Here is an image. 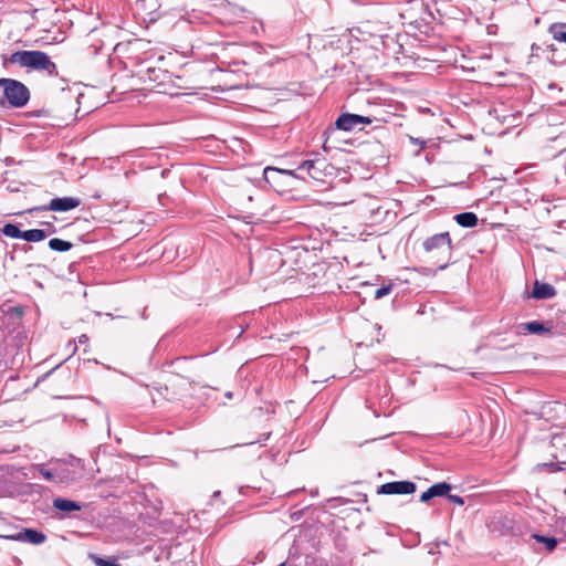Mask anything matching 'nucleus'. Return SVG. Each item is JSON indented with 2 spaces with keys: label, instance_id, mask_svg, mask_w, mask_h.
I'll list each match as a JSON object with an SVG mask.
<instances>
[{
  "label": "nucleus",
  "instance_id": "f704fd0d",
  "mask_svg": "<svg viewBox=\"0 0 566 566\" xmlns=\"http://www.w3.org/2000/svg\"><path fill=\"white\" fill-rule=\"evenodd\" d=\"M12 311H14L18 315H22L23 311L20 307H12Z\"/></svg>",
  "mask_w": 566,
  "mask_h": 566
},
{
  "label": "nucleus",
  "instance_id": "20e7f679",
  "mask_svg": "<svg viewBox=\"0 0 566 566\" xmlns=\"http://www.w3.org/2000/svg\"><path fill=\"white\" fill-rule=\"evenodd\" d=\"M553 462L539 463L536 465L537 470L546 469L548 472L566 470V437L554 436L551 440Z\"/></svg>",
  "mask_w": 566,
  "mask_h": 566
},
{
  "label": "nucleus",
  "instance_id": "ddd939ff",
  "mask_svg": "<svg viewBox=\"0 0 566 566\" xmlns=\"http://www.w3.org/2000/svg\"><path fill=\"white\" fill-rule=\"evenodd\" d=\"M52 506L55 510H59L64 513H70L73 511H80L82 505L73 500H69L66 497H55L52 501Z\"/></svg>",
  "mask_w": 566,
  "mask_h": 566
},
{
  "label": "nucleus",
  "instance_id": "6ab92c4d",
  "mask_svg": "<svg viewBox=\"0 0 566 566\" xmlns=\"http://www.w3.org/2000/svg\"><path fill=\"white\" fill-rule=\"evenodd\" d=\"M532 537L538 542L545 545L547 552H553L557 547V539L555 537H548L539 534H533Z\"/></svg>",
  "mask_w": 566,
  "mask_h": 566
},
{
  "label": "nucleus",
  "instance_id": "72a5a7b5",
  "mask_svg": "<svg viewBox=\"0 0 566 566\" xmlns=\"http://www.w3.org/2000/svg\"><path fill=\"white\" fill-rule=\"evenodd\" d=\"M88 340V337L86 335H81L78 337V343L84 344Z\"/></svg>",
  "mask_w": 566,
  "mask_h": 566
},
{
  "label": "nucleus",
  "instance_id": "b1692460",
  "mask_svg": "<svg viewBox=\"0 0 566 566\" xmlns=\"http://www.w3.org/2000/svg\"><path fill=\"white\" fill-rule=\"evenodd\" d=\"M92 558L97 566H122L120 564L116 563L115 560L102 558V557H98L95 555H93Z\"/></svg>",
  "mask_w": 566,
  "mask_h": 566
},
{
  "label": "nucleus",
  "instance_id": "9d476101",
  "mask_svg": "<svg viewBox=\"0 0 566 566\" xmlns=\"http://www.w3.org/2000/svg\"><path fill=\"white\" fill-rule=\"evenodd\" d=\"M520 333H530V334H536V335H544V334H551L552 327L547 326L544 322L539 321H532L524 324H521L518 326Z\"/></svg>",
  "mask_w": 566,
  "mask_h": 566
},
{
  "label": "nucleus",
  "instance_id": "7ed1b4c3",
  "mask_svg": "<svg viewBox=\"0 0 566 566\" xmlns=\"http://www.w3.org/2000/svg\"><path fill=\"white\" fill-rule=\"evenodd\" d=\"M0 87L3 90L4 98L12 107H23L30 99L29 88L20 81L3 77L0 78Z\"/></svg>",
  "mask_w": 566,
  "mask_h": 566
},
{
  "label": "nucleus",
  "instance_id": "f8f14e48",
  "mask_svg": "<svg viewBox=\"0 0 566 566\" xmlns=\"http://www.w3.org/2000/svg\"><path fill=\"white\" fill-rule=\"evenodd\" d=\"M280 168L276 167H266L263 170L264 180L275 190L283 188L284 185L282 182V175L280 174Z\"/></svg>",
  "mask_w": 566,
  "mask_h": 566
},
{
  "label": "nucleus",
  "instance_id": "cd10ccee",
  "mask_svg": "<svg viewBox=\"0 0 566 566\" xmlns=\"http://www.w3.org/2000/svg\"><path fill=\"white\" fill-rule=\"evenodd\" d=\"M433 494H432V491L430 490V488L423 492L421 495H420V501L423 502V503H427L429 502L431 499H433Z\"/></svg>",
  "mask_w": 566,
  "mask_h": 566
},
{
  "label": "nucleus",
  "instance_id": "c85d7f7f",
  "mask_svg": "<svg viewBox=\"0 0 566 566\" xmlns=\"http://www.w3.org/2000/svg\"><path fill=\"white\" fill-rule=\"evenodd\" d=\"M410 142L413 144V145H418L420 150H422L427 143L422 139H419V138H416V137H410Z\"/></svg>",
  "mask_w": 566,
  "mask_h": 566
},
{
  "label": "nucleus",
  "instance_id": "7c9ffc66",
  "mask_svg": "<svg viewBox=\"0 0 566 566\" xmlns=\"http://www.w3.org/2000/svg\"><path fill=\"white\" fill-rule=\"evenodd\" d=\"M539 50H541V46L534 43L532 45V55H538Z\"/></svg>",
  "mask_w": 566,
  "mask_h": 566
},
{
  "label": "nucleus",
  "instance_id": "f257e3e1",
  "mask_svg": "<svg viewBox=\"0 0 566 566\" xmlns=\"http://www.w3.org/2000/svg\"><path fill=\"white\" fill-rule=\"evenodd\" d=\"M7 62L29 70L44 72L50 76L57 75L56 64L43 51H15L8 57Z\"/></svg>",
  "mask_w": 566,
  "mask_h": 566
},
{
  "label": "nucleus",
  "instance_id": "a878e982",
  "mask_svg": "<svg viewBox=\"0 0 566 566\" xmlns=\"http://www.w3.org/2000/svg\"><path fill=\"white\" fill-rule=\"evenodd\" d=\"M448 500L457 505H463L464 499L457 494H448Z\"/></svg>",
  "mask_w": 566,
  "mask_h": 566
},
{
  "label": "nucleus",
  "instance_id": "0eeeda50",
  "mask_svg": "<svg viewBox=\"0 0 566 566\" xmlns=\"http://www.w3.org/2000/svg\"><path fill=\"white\" fill-rule=\"evenodd\" d=\"M417 490L416 483L411 481H394L381 484L377 491L378 494H412Z\"/></svg>",
  "mask_w": 566,
  "mask_h": 566
},
{
  "label": "nucleus",
  "instance_id": "aec40b11",
  "mask_svg": "<svg viewBox=\"0 0 566 566\" xmlns=\"http://www.w3.org/2000/svg\"><path fill=\"white\" fill-rule=\"evenodd\" d=\"M2 233L6 237L13 239H22L23 231L19 229V227L14 223H6L2 228Z\"/></svg>",
  "mask_w": 566,
  "mask_h": 566
},
{
  "label": "nucleus",
  "instance_id": "5701e85b",
  "mask_svg": "<svg viewBox=\"0 0 566 566\" xmlns=\"http://www.w3.org/2000/svg\"><path fill=\"white\" fill-rule=\"evenodd\" d=\"M66 465L71 470H76V476L80 475L81 472L84 470V463L80 458L70 457V459L66 460Z\"/></svg>",
  "mask_w": 566,
  "mask_h": 566
},
{
  "label": "nucleus",
  "instance_id": "4be33fe9",
  "mask_svg": "<svg viewBox=\"0 0 566 566\" xmlns=\"http://www.w3.org/2000/svg\"><path fill=\"white\" fill-rule=\"evenodd\" d=\"M430 490L432 491V494L434 497L437 496H443L449 493L451 490V484L447 482H439L430 486Z\"/></svg>",
  "mask_w": 566,
  "mask_h": 566
},
{
  "label": "nucleus",
  "instance_id": "473e14b6",
  "mask_svg": "<svg viewBox=\"0 0 566 566\" xmlns=\"http://www.w3.org/2000/svg\"><path fill=\"white\" fill-rule=\"evenodd\" d=\"M265 555L263 552H259L255 556V559L259 562H262L264 559Z\"/></svg>",
  "mask_w": 566,
  "mask_h": 566
},
{
  "label": "nucleus",
  "instance_id": "e433bc0d",
  "mask_svg": "<svg viewBox=\"0 0 566 566\" xmlns=\"http://www.w3.org/2000/svg\"><path fill=\"white\" fill-rule=\"evenodd\" d=\"M555 25H563L564 29L566 30V22L565 23H554Z\"/></svg>",
  "mask_w": 566,
  "mask_h": 566
},
{
  "label": "nucleus",
  "instance_id": "423d86ee",
  "mask_svg": "<svg viewBox=\"0 0 566 566\" xmlns=\"http://www.w3.org/2000/svg\"><path fill=\"white\" fill-rule=\"evenodd\" d=\"M2 537L9 541L30 543L33 545H40L46 541V535L34 528H23L20 532L10 535H4Z\"/></svg>",
  "mask_w": 566,
  "mask_h": 566
},
{
  "label": "nucleus",
  "instance_id": "6e6552de",
  "mask_svg": "<svg viewBox=\"0 0 566 566\" xmlns=\"http://www.w3.org/2000/svg\"><path fill=\"white\" fill-rule=\"evenodd\" d=\"M326 167V160L321 158L305 159L303 160L297 170L306 171L307 175L314 180H322L324 176V169Z\"/></svg>",
  "mask_w": 566,
  "mask_h": 566
},
{
  "label": "nucleus",
  "instance_id": "dca6fc26",
  "mask_svg": "<svg viewBox=\"0 0 566 566\" xmlns=\"http://www.w3.org/2000/svg\"><path fill=\"white\" fill-rule=\"evenodd\" d=\"M457 223L463 228H473L478 224V216L474 212H461L454 217Z\"/></svg>",
  "mask_w": 566,
  "mask_h": 566
},
{
  "label": "nucleus",
  "instance_id": "f3484780",
  "mask_svg": "<svg viewBox=\"0 0 566 566\" xmlns=\"http://www.w3.org/2000/svg\"><path fill=\"white\" fill-rule=\"evenodd\" d=\"M51 469H48L44 464H39L36 470L45 480L57 483V480H62L63 475L61 476L60 472L55 471L54 462H51Z\"/></svg>",
  "mask_w": 566,
  "mask_h": 566
},
{
  "label": "nucleus",
  "instance_id": "393cba45",
  "mask_svg": "<svg viewBox=\"0 0 566 566\" xmlns=\"http://www.w3.org/2000/svg\"><path fill=\"white\" fill-rule=\"evenodd\" d=\"M392 285H382L381 287L377 289L375 292V298L379 300L384 296L388 295L391 292Z\"/></svg>",
  "mask_w": 566,
  "mask_h": 566
},
{
  "label": "nucleus",
  "instance_id": "9b49d317",
  "mask_svg": "<svg viewBox=\"0 0 566 566\" xmlns=\"http://www.w3.org/2000/svg\"><path fill=\"white\" fill-rule=\"evenodd\" d=\"M335 126L337 129L345 132L354 130L357 126H359L357 114L344 113L339 115L335 122Z\"/></svg>",
  "mask_w": 566,
  "mask_h": 566
},
{
  "label": "nucleus",
  "instance_id": "a211bd4d",
  "mask_svg": "<svg viewBox=\"0 0 566 566\" xmlns=\"http://www.w3.org/2000/svg\"><path fill=\"white\" fill-rule=\"evenodd\" d=\"M73 244L70 241H65L59 238H53L49 241V248L57 252H66L71 250Z\"/></svg>",
  "mask_w": 566,
  "mask_h": 566
},
{
  "label": "nucleus",
  "instance_id": "4468645a",
  "mask_svg": "<svg viewBox=\"0 0 566 566\" xmlns=\"http://www.w3.org/2000/svg\"><path fill=\"white\" fill-rule=\"evenodd\" d=\"M54 469L60 472L61 476L63 475V479L57 480V483H65L76 479V470H71L66 465V460L54 461Z\"/></svg>",
  "mask_w": 566,
  "mask_h": 566
},
{
  "label": "nucleus",
  "instance_id": "c756f323",
  "mask_svg": "<svg viewBox=\"0 0 566 566\" xmlns=\"http://www.w3.org/2000/svg\"><path fill=\"white\" fill-rule=\"evenodd\" d=\"M357 120H358L359 125H361V124H370L373 122V119L370 117L361 116V115H357Z\"/></svg>",
  "mask_w": 566,
  "mask_h": 566
},
{
  "label": "nucleus",
  "instance_id": "4c0bfd02",
  "mask_svg": "<svg viewBox=\"0 0 566 566\" xmlns=\"http://www.w3.org/2000/svg\"><path fill=\"white\" fill-rule=\"evenodd\" d=\"M220 491L214 492L213 496H219Z\"/></svg>",
  "mask_w": 566,
  "mask_h": 566
},
{
  "label": "nucleus",
  "instance_id": "58836bf2",
  "mask_svg": "<svg viewBox=\"0 0 566 566\" xmlns=\"http://www.w3.org/2000/svg\"><path fill=\"white\" fill-rule=\"evenodd\" d=\"M279 566H286V563H281Z\"/></svg>",
  "mask_w": 566,
  "mask_h": 566
},
{
  "label": "nucleus",
  "instance_id": "412c9836",
  "mask_svg": "<svg viewBox=\"0 0 566 566\" xmlns=\"http://www.w3.org/2000/svg\"><path fill=\"white\" fill-rule=\"evenodd\" d=\"M548 32L555 41L566 43V30L563 25L552 24Z\"/></svg>",
  "mask_w": 566,
  "mask_h": 566
},
{
  "label": "nucleus",
  "instance_id": "c9c22d12",
  "mask_svg": "<svg viewBox=\"0 0 566 566\" xmlns=\"http://www.w3.org/2000/svg\"><path fill=\"white\" fill-rule=\"evenodd\" d=\"M224 396H226L228 399H231V398H232V396H233V394H232V391H227V392L224 394Z\"/></svg>",
  "mask_w": 566,
  "mask_h": 566
},
{
  "label": "nucleus",
  "instance_id": "2f4dec72",
  "mask_svg": "<svg viewBox=\"0 0 566 566\" xmlns=\"http://www.w3.org/2000/svg\"><path fill=\"white\" fill-rule=\"evenodd\" d=\"M46 228L44 230H52V234L56 232L55 227L52 223H45Z\"/></svg>",
  "mask_w": 566,
  "mask_h": 566
},
{
  "label": "nucleus",
  "instance_id": "1a4fd4ad",
  "mask_svg": "<svg viewBox=\"0 0 566 566\" xmlns=\"http://www.w3.org/2000/svg\"><path fill=\"white\" fill-rule=\"evenodd\" d=\"M556 295V290L548 283L535 281L532 291V297L535 300H548Z\"/></svg>",
  "mask_w": 566,
  "mask_h": 566
},
{
  "label": "nucleus",
  "instance_id": "bb28decb",
  "mask_svg": "<svg viewBox=\"0 0 566 566\" xmlns=\"http://www.w3.org/2000/svg\"><path fill=\"white\" fill-rule=\"evenodd\" d=\"M280 174L282 175V177L286 176V177H298L297 172V168L296 169H280Z\"/></svg>",
  "mask_w": 566,
  "mask_h": 566
},
{
  "label": "nucleus",
  "instance_id": "f03ea898",
  "mask_svg": "<svg viewBox=\"0 0 566 566\" xmlns=\"http://www.w3.org/2000/svg\"><path fill=\"white\" fill-rule=\"evenodd\" d=\"M422 247L426 252L432 253L436 251L442 256V263L438 266L440 270L448 266L452 254V241L448 231L427 238L423 241Z\"/></svg>",
  "mask_w": 566,
  "mask_h": 566
},
{
  "label": "nucleus",
  "instance_id": "39448f33",
  "mask_svg": "<svg viewBox=\"0 0 566 566\" xmlns=\"http://www.w3.org/2000/svg\"><path fill=\"white\" fill-rule=\"evenodd\" d=\"M81 200L74 197H57L53 198L48 206L36 207V211H59L65 212L77 208Z\"/></svg>",
  "mask_w": 566,
  "mask_h": 566
},
{
  "label": "nucleus",
  "instance_id": "2eb2a0df",
  "mask_svg": "<svg viewBox=\"0 0 566 566\" xmlns=\"http://www.w3.org/2000/svg\"><path fill=\"white\" fill-rule=\"evenodd\" d=\"M52 234V230L31 229L23 231L22 239L28 242H40Z\"/></svg>",
  "mask_w": 566,
  "mask_h": 566
}]
</instances>
